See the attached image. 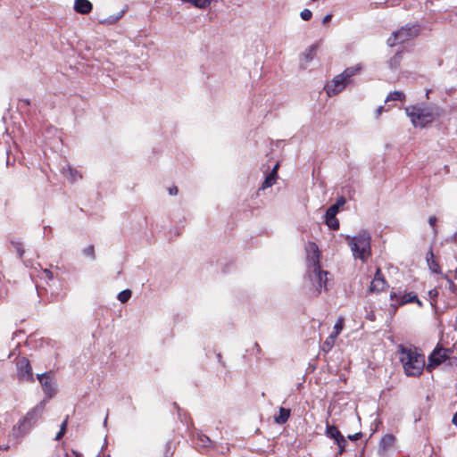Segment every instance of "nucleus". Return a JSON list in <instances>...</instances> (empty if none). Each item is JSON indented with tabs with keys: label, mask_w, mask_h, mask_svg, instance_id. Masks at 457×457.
Here are the masks:
<instances>
[{
	"label": "nucleus",
	"mask_w": 457,
	"mask_h": 457,
	"mask_svg": "<svg viewBox=\"0 0 457 457\" xmlns=\"http://www.w3.org/2000/svg\"><path fill=\"white\" fill-rule=\"evenodd\" d=\"M8 449H9V445H4V446H0V450L7 451Z\"/></svg>",
	"instance_id": "nucleus-47"
},
{
	"label": "nucleus",
	"mask_w": 457,
	"mask_h": 457,
	"mask_svg": "<svg viewBox=\"0 0 457 457\" xmlns=\"http://www.w3.org/2000/svg\"><path fill=\"white\" fill-rule=\"evenodd\" d=\"M354 258L366 262L370 255V237L367 232H361L354 237H347Z\"/></svg>",
	"instance_id": "nucleus-4"
},
{
	"label": "nucleus",
	"mask_w": 457,
	"mask_h": 457,
	"mask_svg": "<svg viewBox=\"0 0 457 457\" xmlns=\"http://www.w3.org/2000/svg\"><path fill=\"white\" fill-rule=\"evenodd\" d=\"M336 338L335 336L330 335L323 344V350L329 351L333 347Z\"/></svg>",
	"instance_id": "nucleus-26"
},
{
	"label": "nucleus",
	"mask_w": 457,
	"mask_h": 457,
	"mask_svg": "<svg viewBox=\"0 0 457 457\" xmlns=\"http://www.w3.org/2000/svg\"><path fill=\"white\" fill-rule=\"evenodd\" d=\"M386 287V281L383 277L380 269L378 268L376 271V274L370 283V292H380L384 290Z\"/></svg>",
	"instance_id": "nucleus-11"
},
{
	"label": "nucleus",
	"mask_w": 457,
	"mask_h": 457,
	"mask_svg": "<svg viewBox=\"0 0 457 457\" xmlns=\"http://www.w3.org/2000/svg\"><path fill=\"white\" fill-rule=\"evenodd\" d=\"M345 204V199L344 197H340L337 200V203L334 205H337V212L339 211V207L343 206Z\"/></svg>",
	"instance_id": "nucleus-34"
},
{
	"label": "nucleus",
	"mask_w": 457,
	"mask_h": 457,
	"mask_svg": "<svg viewBox=\"0 0 457 457\" xmlns=\"http://www.w3.org/2000/svg\"><path fill=\"white\" fill-rule=\"evenodd\" d=\"M66 426H67V420H64L62 423V426H61V429H63V432L65 433V430H66Z\"/></svg>",
	"instance_id": "nucleus-45"
},
{
	"label": "nucleus",
	"mask_w": 457,
	"mask_h": 457,
	"mask_svg": "<svg viewBox=\"0 0 457 457\" xmlns=\"http://www.w3.org/2000/svg\"><path fill=\"white\" fill-rule=\"evenodd\" d=\"M402 56L400 54H396L395 56H393L389 62V64L392 68L395 69L400 64Z\"/></svg>",
	"instance_id": "nucleus-29"
},
{
	"label": "nucleus",
	"mask_w": 457,
	"mask_h": 457,
	"mask_svg": "<svg viewBox=\"0 0 457 457\" xmlns=\"http://www.w3.org/2000/svg\"><path fill=\"white\" fill-rule=\"evenodd\" d=\"M408 303H417L419 306L422 305V303L418 299L417 295L412 292L404 294L401 298L400 304H405Z\"/></svg>",
	"instance_id": "nucleus-16"
},
{
	"label": "nucleus",
	"mask_w": 457,
	"mask_h": 457,
	"mask_svg": "<svg viewBox=\"0 0 457 457\" xmlns=\"http://www.w3.org/2000/svg\"><path fill=\"white\" fill-rule=\"evenodd\" d=\"M43 411V406H37L29 411L12 428V436L20 438L28 433L35 425Z\"/></svg>",
	"instance_id": "nucleus-5"
},
{
	"label": "nucleus",
	"mask_w": 457,
	"mask_h": 457,
	"mask_svg": "<svg viewBox=\"0 0 457 457\" xmlns=\"http://www.w3.org/2000/svg\"><path fill=\"white\" fill-rule=\"evenodd\" d=\"M93 9V5L88 0H75L74 10L80 14H87Z\"/></svg>",
	"instance_id": "nucleus-14"
},
{
	"label": "nucleus",
	"mask_w": 457,
	"mask_h": 457,
	"mask_svg": "<svg viewBox=\"0 0 457 457\" xmlns=\"http://www.w3.org/2000/svg\"><path fill=\"white\" fill-rule=\"evenodd\" d=\"M107 418L108 417L106 416L105 419H104V426H106V424H107Z\"/></svg>",
	"instance_id": "nucleus-48"
},
{
	"label": "nucleus",
	"mask_w": 457,
	"mask_h": 457,
	"mask_svg": "<svg viewBox=\"0 0 457 457\" xmlns=\"http://www.w3.org/2000/svg\"><path fill=\"white\" fill-rule=\"evenodd\" d=\"M427 262L429 270L434 273H440V267L438 263L434 260V254L432 252H429L427 256Z\"/></svg>",
	"instance_id": "nucleus-17"
},
{
	"label": "nucleus",
	"mask_w": 457,
	"mask_h": 457,
	"mask_svg": "<svg viewBox=\"0 0 457 457\" xmlns=\"http://www.w3.org/2000/svg\"><path fill=\"white\" fill-rule=\"evenodd\" d=\"M453 423L457 426V412L453 417Z\"/></svg>",
	"instance_id": "nucleus-46"
},
{
	"label": "nucleus",
	"mask_w": 457,
	"mask_h": 457,
	"mask_svg": "<svg viewBox=\"0 0 457 457\" xmlns=\"http://www.w3.org/2000/svg\"><path fill=\"white\" fill-rule=\"evenodd\" d=\"M314 54H315V49L314 47H311L310 49H308L303 54V60L304 61L305 63H308L309 62H311L314 56Z\"/></svg>",
	"instance_id": "nucleus-27"
},
{
	"label": "nucleus",
	"mask_w": 457,
	"mask_h": 457,
	"mask_svg": "<svg viewBox=\"0 0 457 457\" xmlns=\"http://www.w3.org/2000/svg\"><path fill=\"white\" fill-rule=\"evenodd\" d=\"M349 84V80L340 73L337 75L330 82L327 83L324 89L328 96H332L342 92Z\"/></svg>",
	"instance_id": "nucleus-7"
},
{
	"label": "nucleus",
	"mask_w": 457,
	"mask_h": 457,
	"mask_svg": "<svg viewBox=\"0 0 457 457\" xmlns=\"http://www.w3.org/2000/svg\"><path fill=\"white\" fill-rule=\"evenodd\" d=\"M436 220H436V218L435 216H430V217L428 218V223H429V225H430L431 227H434V226L436 225Z\"/></svg>",
	"instance_id": "nucleus-37"
},
{
	"label": "nucleus",
	"mask_w": 457,
	"mask_h": 457,
	"mask_svg": "<svg viewBox=\"0 0 457 457\" xmlns=\"http://www.w3.org/2000/svg\"><path fill=\"white\" fill-rule=\"evenodd\" d=\"M449 350L442 347L436 348L428 357V363L427 365V370H431V369L440 365L449 357Z\"/></svg>",
	"instance_id": "nucleus-8"
},
{
	"label": "nucleus",
	"mask_w": 457,
	"mask_h": 457,
	"mask_svg": "<svg viewBox=\"0 0 457 457\" xmlns=\"http://www.w3.org/2000/svg\"><path fill=\"white\" fill-rule=\"evenodd\" d=\"M325 434L328 437L333 438L334 440L337 439L342 435L337 427L330 425H327Z\"/></svg>",
	"instance_id": "nucleus-19"
},
{
	"label": "nucleus",
	"mask_w": 457,
	"mask_h": 457,
	"mask_svg": "<svg viewBox=\"0 0 457 457\" xmlns=\"http://www.w3.org/2000/svg\"><path fill=\"white\" fill-rule=\"evenodd\" d=\"M428 294H429V296L431 298H434V297H436L438 293H437L436 289H432V290L429 291Z\"/></svg>",
	"instance_id": "nucleus-42"
},
{
	"label": "nucleus",
	"mask_w": 457,
	"mask_h": 457,
	"mask_svg": "<svg viewBox=\"0 0 457 457\" xmlns=\"http://www.w3.org/2000/svg\"><path fill=\"white\" fill-rule=\"evenodd\" d=\"M400 361L407 376H419L422 373L425 366L424 356L415 349L406 348L400 345Z\"/></svg>",
	"instance_id": "nucleus-3"
},
{
	"label": "nucleus",
	"mask_w": 457,
	"mask_h": 457,
	"mask_svg": "<svg viewBox=\"0 0 457 457\" xmlns=\"http://www.w3.org/2000/svg\"><path fill=\"white\" fill-rule=\"evenodd\" d=\"M130 297H131V291L129 289H125V290L121 291L120 293H119V295H118V300L122 303H127Z\"/></svg>",
	"instance_id": "nucleus-23"
},
{
	"label": "nucleus",
	"mask_w": 457,
	"mask_h": 457,
	"mask_svg": "<svg viewBox=\"0 0 457 457\" xmlns=\"http://www.w3.org/2000/svg\"><path fill=\"white\" fill-rule=\"evenodd\" d=\"M182 2H188L189 0H181Z\"/></svg>",
	"instance_id": "nucleus-49"
},
{
	"label": "nucleus",
	"mask_w": 457,
	"mask_h": 457,
	"mask_svg": "<svg viewBox=\"0 0 457 457\" xmlns=\"http://www.w3.org/2000/svg\"><path fill=\"white\" fill-rule=\"evenodd\" d=\"M178 192H179V190H178V187H170L169 189V193L171 195H176L178 194Z\"/></svg>",
	"instance_id": "nucleus-39"
},
{
	"label": "nucleus",
	"mask_w": 457,
	"mask_h": 457,
	"mask_svg": "<svg viewBox=\"0 0 457 457\" xmlns=\"http://www.w3.org/2000/svg\"><path fill=\"white\" fill-rule=\"evenodd\" d=\"M362 70L361 64H356L346 68L341 74L351 83L352 78Z\"/></svg>",
	"instance_id": "nucleus-15"
},
{
	"label": "nucleus",
	"mask_w": 457,
	"mask_h": 457,
	"mask_svg": "<svg viewBox=\"0 0 457 457\" xmlns=\"http://www.w3.org/2000/svg\"><path fill=\"white\" fill-rule=\"evenodd\" d=\"M276 179H277V178L274 177L273 174H269L265 178V179L262 185V189H266V188L271 187L275 183Z\"/></svg>",
	"instance_id": "nucleus-24"
},
{
	"label": "nucleus",
	"mask_w": 457,
	"mask_h": 457,
	"mask_svg": "<svg viewBox=\"0 0 457 457\" xmlns=\"http://www.w3.org/2000/svg\"><path fill=\"white\" fill-rule=\"evenodd\" d=\"M188 2L192 3L194 6L200 9H206L212 3L211 0H189Z\"/></svg>",
	"instance_id": "nucleus-22"
},
{
	"label": "nucleus",
	"mask_w": 457,
	"mask_h": 457,
	"mask_svg": "<svg viewBox=\"0 0 457 457\" xmlns=\"http://www.w3.org/2000/svg\"><path fill=\"white\" fill-rule=\"evenodd\" d=\"M199 441L202 443L201 446H206V443L210 442V439L205 436H200Z\"/></svg>",
	"instance_id": "nucleus-33"
},
{
	"label": "nucleus",
	"mask_w": 457,
	"mask_h": 457,
	"mask_svg": "<svg viewBox=\"0 0 457 457\" xmlns=\"http://www.w3.org/2000/svg\"><path fill=\"white\" fill-rule=\"evenodd\" d=\"M300 16L303 21H309L312 18V13L309 9H303L301 12Z\"/></svg>",
	"instance_id": "nucleus-31"
},
{
	"label": "nucleus",
	"mask_w": 457,
	"mask_h": 457,
	"mask_svg": "<svg viewBox=\"0 0 457 457\" xmlns=\"http://www.w3.org/2000/svg\"><path fill=\"white\" fill-rule=\"evenodd\" d=\"M330 19H331V15H330V14H328V15H326V16L323 18V21H323V23H327V22H328V21H330Z\"/></svg>",
	"instance_id": "nucleus-44"
},
{
	"label": "nucleus",
	"mask_w": 457,
	"mask_h": 457,
	"mask_svg": "<svg viewBox=\"0 0 457 457\" xmlns=\"http://www.w3.org/2000/svg\"><path fill=\"white\" fill-rule=\"evenodd\" d=\"M122 17V13L120 14H118L116 16H111L107 19H104V20H102L100 21V23L102 24H107V25H111V24H114L115 22H117L120 18Z\"/></svg>",
	"instance_id": "nucleus-28"
},
{
	"label": "nucleus",
	"mask_w": 457,
	"mask_h": 457,
	"mask_svg": "<svg viewBox=\"0 0 457 457\" xmlns=\"http://www.w3.org/2000/svg\"><path fill=\"white\" fill-rule=\"evenodd\" d=\"M405 112L415 128H425L440 116L436 105H413L405 108Z\"/></svg>",
	"instance_id": "nucleus-2"
},
{
	"label": "nucleus",
	"mask_w": 457,
	"mask_h": 457,
	"mask_svg": "<svg viewBox=\"0 0 457 457\" xmlns=\"http://www.w3.org/2000/svg\"><path fill=\"white\" fill-rule=\"evenodd\" d=\"M419 30V27L415 25L403 27L388 37L387 45L389 46H395L397 44H402L418 36Z\"/></svg>",
	"instance_id": "nucleus-6"
},
{
	"label": "nucleus",
	"mask_w": 457,
	"mask_h": 457,
	"mask_svg": "<svg viewBox=\"0 0 457 457\" xmlns=\"http://www.w3.org/2000/svg\"><path fill=\"white\" fill-rule=\"evenodd\" d=\"M37 379L42 386L43 391L51 398L55 394V383L51 373L37 375Z\"/></svg>",
	"instance_id": "nucleus-9"
},
{
	"label": "nucleus",
	"mask_w": 457,
	"mask_h": 457,
	"mask_svg": "<svg viewBox=\"0 0 457 457\" xmlns=\"http://www.w3.org/2000/svg\"><path fill=\"white\" fill-rule=\"evenodd\" d=\"M384 107L383 106H379L377 108L376 110V118L378 119L379 116L382 114V112H384Z\"/></svg>",
	"instance_id": "nucleus-36"
},
{
	"label": "nucleus",
	"mask_w": 457,
	"mask_h": 457,
	"mask_svg": "<svg viewBox=\"0 0 457 457\" xmlns=\"http://www.w3.org/2000/svg\"><path fill=\"white\" fill-rule=\"evenodd\" d=\"M361 436V433H355L353 435H350L348 436V438L352 441H355V440H358L360 439Z\"/></svg>",
	"instance_id": "nucleus-35"
},
{
	"label": "nucleus",
	"mask_w": 457,
	"mask_h": 457,
	"mask_svg": "<svg viewBox=\"0 0 457 457\" xmlns=\"http://www.w3.org/2000/svg\"><path fill=\"white\" fill-rule=\"evenodd\" d=\"M290 416V411L285 408L279 409V415L275 418V420L278 424H284L287 422Z\"/></svg>",
	"instance_id": "nucleus-18"
},
{
	"label": "nucleus",
	"mask_w": 457,
	"mask_h": 457,
	"mask_svg": "<svg viewBox=\"0 0 457 457\" xmlns=\"http://www.w3.org/2000/svg\"><path fill=\"white\" fill-rule=\"evenodd\" d=\"M278 164L277 163L274 168L272 169L271 172L270 174H273L274 177L278 178Z\"/></svg>",
	"instance_id": "nucleus-41"
},
{
	"label": "nucleus",
	"mask_w": 457,
	"mask_h": 457,
	"mask_svg": "<svg viewBox=\"0 0 457 457\" xmlns=\"http://www.w3.org/2000/svg\"><path fill=\"white\" fill-rule=\"evenodd\" d=\"M395 442V437L392 434L385 435L379 443V453H386L388 450L393 448Z\"/></svg>",
	"instance_id": "nucleus-13"
},
{
	"label": "nucleus",
	"mask_w": 457,
	"mask_h": 457,
	"mask_svg": "<svg viewBox=\"0 0 457 457\" xmlns=\"http://www.w3.org/2000/svg\"><path fill=\"white\" fill-rule=\"evenodd\" d=\"M76 457H79V456H76Z\"/></svg>",
	"instance_id": "nucleus-50"
},
{
	"label": "nucleus",
	"mask_w": 457,
	"mask_h": 457,
	"mask_svg": "<svg viewBox=\"0 0 457 457\" xmlns=\"http://www.w3.org/2000/svg\"><path fill=\"white\" fill-rule=\"evenodd\" d=\"M18 376L22 380H29L32 378V370L27 359L22 358L17 362Z\"/></svg>",
	"instance_id": "nucleus-10"
},
{
	"label": "nucleus",
	"mask_w": 457,
	"mask_h": 457,
	"mask_svg": "<svg viewBox=\"0 0 457 457\" xmlns=\"http://www.w3.org/2000/svg\"><path fill=\"white\" fill-rule=\"evenodd\" d=\"M63 435H64L63 429H60V431L57 433V435L55 436V440H60Z\"/></svg>",
	"instance_id": "nucleus-43"
},
{
	"label": "nucleus",
	"mask_w": 457,
	"mask_h": 457,
	"mask_svg": "<svg viewBox=\"0 0 457 457\" xmlns=\"http://www.w3.org/2000/svg\"><path fill=\"white\" fill-rule=\"evenodd\" d=\"M344 328V320L343 318H339L336 324L334 325V332L331 334L332 336H335L337 337L342 331Z\"/></svg>",
	"instance_id": "nucleus-25"
},
{
	"label": "nucleus",
	"mask_w": 457,
	"mask_h": 457,
	"mask_svg": "<svg viewBox=\"0 0 457 457\" xmlns=\"http://www.w3.org/2000/svg\"><path fill=\"white\" fill-rule=\"evenodd\" d=\"M44 273L46 274V276L47 277L48 279H50V280L53 279V273L49 270H47V269L44 270Z\"/></svg>",
	"instance_id": "nucleus-40"
},
{
	"label": "nucleus",
	"mask_w": 457,
	"mask_h": 457,
	"mask_svg": "<svg viewBox=\"0 0 457 457\" xmlns=\"http://www.w3.org/2000/svg\"><path fill=\"white\" fill-rule=\"evenodd\" d=\"M308 277L314 287V294L318 295L322 290L327 291L328 272L322 270L320 266V252L313 242H308L305 246Z\"/></svg>",
	"instance_id": "nucleus-1"
},
{
	"label": "nucleus",
	"mask_w": 457,
	"mask_h": 457,
	"mask_svg": "<svg viewBox=\"0 0 457 457\" xmlns=\"http://www.w3.org/2000/svg\"><path fill=\"white\" fill-rule=\"evenodd\" d=\"M84 254L89 256L91 259H95V249L93 245H88L84 249Z\"/></svg>",
	"instance_id": "nucleus-32"
},
{
	"label": "nucleus",
	"mask_w": 457,
	"mask_h": 457,
	"mask_svg": "<svg viewBox=\"0 0 457 457\" xmlns=\"http://www.w3.org/2000/svg\"><path fill=\"white\" fill-rule=\"evenodd\" d=\"M337 445H338L339 447V453H342L345 450V444H346V440L345 438L344 437L343 435H341L337 439L335 440Z\"/></svg>",
	"instance_id": "nucleus-30"
},
{
	"label": "nucleus",
	"mask_w": 457,
	"mask_h": 457,
	"mask_svg": "<svg viewBox=\"0 0 457 457\" xmlns=\"http://www.w3.org/2000/svg\"><path fill=\"white\" fill-rule=\"evenodd\" d=\"M337 212V205H331L326 212V224L335 230L339 228L338 220L336 218Z\"/></svg>",
	"instance_id": "nucleus-12"
},
{
	"label": "nucleus",
	"mask_w": 457,
	"mask_h": 457,
	"mask_svg": "<svg viewBox=\"0 0 457 457\" xmlns=\"http://www.w3.org/2000/svg\"><path fill=\"white\" fill-rule=\"evenodd\" d=\"M405 98V95L402 91H394L390 93L386 98L385 102L390 101H403Z\"/></svg>",
	"instance_id": "nucleus-20"
},
{
	"label": "nucleus",
	"mask_w": 457,
	"mask_h": 457,
	"mask_svg": "<svg viewBox=\"0 0 457 457\" xmlns=\"http://www.w3.org/2000/svg\"><path fill=\"white\" fill-rule=\"evenodd\" d=\"M63 174L71 181H76L79 178H81V176L71 167H68L67 169L64 168Z\"/></svg>",
	"instance_id": "nucleus-21"
},
{
	"label": "nucleus",
	"mask_w": 457,
	"mask_h": 457,
	"mask_svg": "<svg viewBox=\"0 0 457 457\" xmlns=\"http://www.w3.org/2000/svg\"><path fill=\"white\" fill-rule=\"evenodd\" d=\"M447 281H448V284H449L450 291L451 292H454L455 291V285H454V283L451 279H449V278H447Z\"/></svg>",
	"instance_id": "nucleus-38"
}]
</instances>
